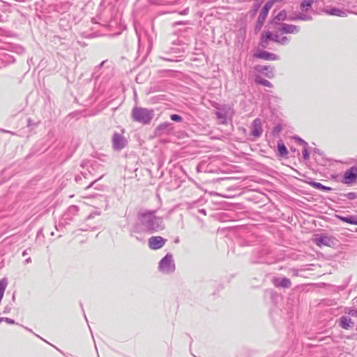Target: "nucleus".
<instances>
[{
    "instance_id": "f03ea898",
    "label": "nucleus",
    "mask_w": 357,
    "mask_h": 357,
    "mask_svg": "<svg viewBox=\"0 0 357 357\" xmlns=\"http://www.w3.org/2000/svg\"><path fill=\"white\" fill-rule=\"evenodd\" d=\"M154 115V111L152 109L137 106L134 107L131 112L132 121L143 125L150 124Z\"/></svg>"
},
{
    "instance_id": "aec40b11",
    "label": "nucleus",
    "mask_w": 357,
    "mask_h": 357,
    "mask_svg": "<svg viewBox=\"0 0 357 357\" xmlns=\"http://www.w3.org/2000/svg\"><path fill=\"white\" fill-rule=\"evenodd\" d=\"M339 326L343 329L348 330L354 326V322L349 316H342L338 320Z\"/></svg>"
},
{
    "instance_id": "a19ab883",
    "label": "nucleus",
    "mask_w": 357,
    "mask_h": 357,
    "mask_svg": "<svg viewBox=\"0 0 357 357\" xmlns=\"http://www.w3.org/2000/svg\"><path fill=\"white\" fill-rule=\"evenodd\" d=\"M289 42V38L287 36H282L280 39L279 44L282 45H287Z\"/></svg>"
},
{
    "instance_id": "5fc2aeb1",
    "label": "nucleus",
    "mask_w": 357,
    "mask_h": 357,
    "mask_svg": "<svg viewBox=\"0 0 357 357\" xmlns=\"http://www.w3.org/2000/svg\"><path fill=\"white\" fill-rule=\"evenodd\" d=\"M199 211V213H202V214H204V215H206V210H205V209H204V208L200 209Z\"/></svg>"
},
{
    "instance_id": "7c9ffc66",
    "label": "nucleus",
    "mask_w": 357,
    "mask_h": 357,
    "mask_svg": "<svg viewBox=\"0 0 357 357\" xmlns=\"http://www.w3.org/2000/svg\"><path fill=\"white\" fill-rule=\"evenodd\" d=\"M344 312L346 314H348L350 317H357V309H353V308L346 309Z\"/></svg>"
},
{
    "instance_id": "5701e85b",
    "label": "nucleus",
    "mask_w": 357,
    "mask_h": 357,
    "mask_svg": "<svg viewBox=\"0 0 357 357\" xmlns=\"http://www.w3.org/2000/svg\"><path fill=\"white\" fill-rule=\"evenodd\" d=\"M317 0H303L300 4V8L303 13H307L312 8V4Z\"/></svg>"
},
{
    "instance_id": "f257e3e1",
    "label": "nucleus",
    "mask_w": 357,
    "mask_h": 357,
    "mask_svg": "<svg viewBox=\"0 0 357 357\" xmlns=\"http://www.w3.org/2000/svg\"><path fill=\"white\" fill-rule=\"evenodd\" d=\"M165 229L162 217L155 215L154 211H140L137 213V221L129 229L130 236L139 242H144L147 235Z\"/></svg>"
},
{
    "instance_id": "dca6fc26",
    "label": "nucleus",
    "mask_w": 357,
    "mask_h": 357,
    "mask_svg": "<svg viewBox=\"0 0 357 357\" xmlns=\"http://www.w3.org/2000/svg\"><path fill=\"white\" fill-rule=\"evenodd\" d=\"M263 132L261 121L259 118L255 119L252 123L251 135L255 138L261 137Z\"/></svg>"
},
{
    "instance_id": "4be33fe9",
    "label": "nucleus",
    "mask_w": 357,
    "mask_h": 357,
    "mask_svg": "<svg viewBox=\"0 0 357 357\" xmlns=\"http://www.w3.org/2000/svg\"><path fill=\"white\" fill-rule=\"evenodd\" d=\"M274 4L275 3L273 2V1H267L264 6L262 7L261 10H260L259 15H263L265 17H267L269 10L272 8Z\"/></svg>"
},
{
    "instance_id": "39448f33",
    "label": "nucleus",
    "mask_w": 357,
    "mask_h": 357,
    "mask_svg": "<svg viewBox=\"0 0 357 357\" xmlns=\"http://www.w3.org/2000/svg\"><path fill=\"white\" fill-rule=\"evenodd\" d=\"M159 271L164 274H170L175 271V264L173 256L167 253L159 262Z\"/></svg>"
},
{
    "instance_id": "f3484780",
    "label": "nucleus",
    "mask_w": 357,
    "mask_h": 357,
    "mask_svg": "<svg viewBox=\"0 0 357 357\" xmlns=\"http://www.w3.org/2000/svg\"><path fill=\"white\" fill-rule=\"evenodd\" d=\"M273 284L278 288H289L291 286L290 279L286 277H277L273 279Z\"/></svg>"
},
{
    "instance_id": "de8ad7c7",
    "label": "nucleus",
    "mask_w": 357,
    "mask_h": 357,
    "mask_svg": "<svg viewBox=\"0 0 357 357\" xmlns=\"http://www.w3.org/2000/svg\"><path fill=\"white\" fill-rule=\"evenodd\" d=\"M188 13H189V7H186L183 10L178 12V13L182 15H186L188 14Z\"/></svg>"
},
{
    "instance_id": "052dcab7",
    "label": "nucleus",
    "mask_w": 357,
    "mask_h": 357,
    "mask_svg": "<svg viewBox=\"0 0 357 357\" xmlns=\"http://www.w3.org/2000/svg\"><path fill=\"white\" fill-rule=\"evenodd\" d=\"M4 321V317H0V323Z\"/></svg>"
},
{
    "instance_id": "c85d7f7f",
    "label": "nucleus",
    "mask_w": 357,
    "mask_h": 357,
    "mask_svg": "<svg viewBox=\"0 0 357 357\" xmlns=\"http://www.w3.org/2000/svg\"><path fill=\"white\" fill-rule=\"evenodd\" d=\"M293 139L295 140L296 142H297L300 145L303 146L304 147L308 146V144L298 135L294 136Z\"/></svg>"
},
{
    "instance_id": "c756f323",
    "label": "nucleus",
    "mask_w": 357,
    "mask_h": 357,
    "mask_svg": "<svg viewBox=\"0 0 357 357\" xmlns=\"http://www.w3.org/2000/svg\"><path fill=\"white\" fill-rule=\"evenodd\" d=\"M342 197H346L350 200H354L357 198V193L351 192L346 194L341 195Z\"/></svg>"
},
{
    "instance_id": "4468645a",
    "label": "nucleus",
    "mask_w": 357,
    "mask_h": 357,
    "mask_svg": "<svg viewBox=\"0 0 357 357\" xmlns=\"http://www.w3.org/2000/svg\"><path fill=\"white\" fill-rule=\"evenodd\" d=\"M254 68L257 72L263 74L269 79H272L275 76L274 68L271 66L257 65Z\"/></svg>"
},
{
    "instance_id": "6e6d98bb",
    "label": "nucleus",
    "mask_w": 357,
    "mask_h": 357,
    "mask_svg": "<svg viewBox=\"0 0 357 357\" xmlns=\"http://www.w3.org/2000/svg\"><path fill=\"white\" fill-rule=\"evenodd\" d=\"M31 261V257H29V258H27V259L24 261V263H25V264H29V263H30Z\"/></svg>"
},
{
    "instance_id": "2eb2a0df",
    "label": "nucleus",
    "mask_w": 357,
    "mask_h": 357,
    "mask_svg": "<svg viewBox=\"0 0 357 357\" xmlns=\"http://www.w3.org/2000/svg\"><path fill=\"white\" fill-rule=\"evenodd\" d=\"M165 242L166 239L161 236H151L149 239V247L151 250H158L164 246Z\"/></svg>"
},
{
    "instance_id": "bb28decb",
    "label": "nucleus",
    "mask_w": 357,
    "mask_h": 357,
    "mask_svg": "<svg viewBox=\"0 0 357 357\" xmlns=\"http://www.w3.org/2000/svg\"><path fill=\"white\" fill-rule=\"evenodd\" d=\"M268 253V250L263 249L259 252V259L255 261V263H266V259H264V257Z\"/></svg>"
},
{
    "instance_id": "f8f14e48",
    "label": "nucleus",
    "mask_w": 357,
    "mask_h": 357,
    "mask_svg": "<svg viewBox=\"0 0 357 357\" xmlns=\"http://www.w3.org/2000/svg\"><path fill=\"white\" fill-rule=\"evenodd\" d=\"M275 30L282 34H297L300 32L301 27L297 25L284 23Z\"/></svg>"
},
{
    "instance_id": "58836bf2",
    "label": "nucleus",
    "mask_w": 357,
    "mask_h": 357,
    "mask_svg": "<svg viewBox=\"0 0 357 357\" xmlns=\"http://www.w3.org/2000/svg\"><path fill=\"white\" fill-rule=\"evenodd\" d=\"M310 158V153L307 149V146H305L303 150V158L305 160H307Z\"/></svg>"
},
{
    "instance_id": "a878e982",
    "label": "nucleus",
    "mask_w": 357,
    "mask_h": 357,
    "mask_svg": "<svg viewBox=\"0 0 357 357\" xmlns=\"http://www.w3.org/2000/svg\"><path fill=\"white\" fill-rule=\"evenodd\" d=\"M255 82L257 84L262 85L269 88L273 87V84L267 79H264L261 76L257 75L255 77Z\"/></svg>"
},
{
    "instance_id": "4d7b16f0",
    "label": "nucleus",
    "mask_w": 357,
    "mask_h": 357,
    "mask_svg": "<svg viewBox=\"0 0 357 357\" xmlns=\"http://www.w3.org/2000/svg\"><path fill=\"white\" fill-rule=\"evenodd\" d=\"M28 255L27 250H24V251H23V252H22V256H24H24H26V255Z\"/></svg>"
},
{
    "instance_id": "a18cd8bd",
    "label": "nucleus",
    "mask_w": 357,
    "mask_h": 357,
    "mask_svg": "<svg viewBox=\"0 0 357 357\" xmlns=\"http://www.w3.org/2000/svg\"><path fill=\"white\" fill-rule=\"evenodd\" d=\"M280 39V38L279 37L278 33L273 34L272 41L279 44Z\"/></svg>"
},
{
    "instance_id": "37998d69",
    "label": "nucleus",
    "mask_w": 357,
    "mask_h": 357,
    "mask_svg": "<svg viewBox=\"0 0 357 357\" xmlns=\"http://www.w3.org/2000/svg\"><path fill=\"white\" fill-rule=\"evenodd\" d=\"M13 308V305L11 303L7 305L6 306H5L4 309H3V314H8L10 312L11 310Z\"/></svg>"
},
{
    "instance_id": "6ab92c4d",
    "label": "nucleus",
    "mask_w": 357,
    "mask_h": 357,
    "mask_svg": "<svg viewBox=\"0 0 357 357\" xmlns=\"http://www.w3.org/2000/svg\"><path fill=\"white\" fill-rule=\"evenodd\" d=\"M325 13L328 15L338 16L341 17H345L348 15L349 13V10L346 9H340L336 7H332L330 9H326Z\"/></svg>"
},
{
    "instance_id": "9b49d317",
    "label": "nucleus",
    "mask_w": 357,
    "mask_h": 357,
    "mask_svg": "<svg viewBox=\"0 0 357 357\" xmlns=\"http://www.w3.org/2000/svg\"><path fill=\"white\" fill-rule=\"evenodd\" d=\"M357 180V167L352 166L344 174L342 182L347 185L354 183Z\"/></svg>"
},
{
    "instance_id": "2f4dec72",
    "label": "nucleus",
    "mask_w": 357,
    "mask_h": 357,
    "mask_svg": "<svg viewBox=\"0 0 357 357\" xmlns=\"http://www.w3.org/2000/svg\"><path fill=\"white\" fill-rule=\"evenodd\" d=\"M261 36L268 41H272L273 33L270 31H266L261 34Z\"/></svg>"
},
{
    "instance_id": "473e14b6",
    "label": "nucleus",
    "mask_w": 357,
    "mask_h": 357,
    "mask_svg": "<svg viewBox=\"0 0 357 357\" xmlns=\"http://www.w3.org/2000/svg\"><path fill=\"white\" fill-rule=\"evenodd\" d=\"M13 51L18 54H22L25 52L24 48L21 45H15L13 47Z\"/></svg>"
},
{
    "instance_id": "423d86ee",
    "label": "nucleus",
    "mask_w": 357,
    "mask_h": 357,
    "mask_svg": "<svg viewBox=\"0 0 357 357\" xmlns=\"http://www.w3.org/2000/svg\"><path fill=\"white\" fill-rule=\"evenodd\" d=\"M336 239L327 234H317L314 235V243L321 248L323 246L333 247L335 245Z\"/></svg>"
},
{
    "instance_id": "bf43d9fd",
    "label": "nucleus",
    "mask_w": 357,
    "mask_h": 357,
    "mask_svg": "<svg viewBox=\"0 0 357 357\" xmlns=\"http://www.w3.org/2000/svg\"><path fill=\"white\" fill-rule=\"evenodd\" d=\"M24 328H25L26 330L29 331V332L33 333V331H32V330H31V329L28 328L27 327H24Z\"/></svg>"
},
{
    "instance_id": "ea45409f",
    "label": "nucleus",
    "mask_w": 357,
    "mask_h": 357,
    "mask_svg": "<svg viewBox=\"0 0 357 357\" xmlns=\"http://www.w3.org/2000/svg\"><path fill=\"white\" fill-rule=\"evenodd\" d=\"M298 13H292L288 15L287 21H297L298 20Z\"/></svg>"
},
{
    "instance_id": "79ce46f5",
    "label": "nucleus",
    "mask_w": 357,
    "mask_h": 357,
    "mask_svg": "<svg viewBox=\"0 0 357 357\" xmlns=\"http://www.w3.org/2000/svg\"><path fill=\"white\" fill-rule=\"evenodd\" d=\"M81 174L85 179H91L92 178H90V177H92V174H91V172L89 170H88L87 172H81Z\"/></svg>"
},
{
    "instance_id": "9d476101",
    "label": "nucleus",
    "mask_w": 357,
    "mask_h": 357,
    "mask_svg": "<svg viewBox=\"0 0 357 357\" xmlns=\"http://www.w3.org/2000/svg\"><path fill=\"white\" fill-rule=\"evenodd\" d=\"M100 212L96 211L91 213H90L87 218L85 219L84 223L80 227L81 231H89V230H94L97 228V222H93V220L96 217L100 215Z\"/></svg>"
},
{
    "instance_id": "6e6552de",
    "label": "nucleus",
    "mask_w": 357,
    "mask_h": 357,
    "mask_svg": "<svg viewBox=\"0 0 357 357\" xmlns=\"http://www.w3.org/2000/svg\"><path fill=\"white\" fill-rule=\"evenodd\" d=\"M185 52L183 47H179L178 45H174L169 49V50L166 52L167 54H169L168 56H160V58L165 61H180L177 58L182 57L183 54Z\"/></svg>"
},
{
    "instance_id": "0eeeda50",
    "label": "nucleus",
    "mask_w": 357,
    "mask_h": 357,
    "mask_svg": "<svg viewBox=\"0 0 357 357\" xmlns=\"http://www.w3.org/2000/svg\"><path fill=\"white\" fill-rule=\"evenodd\" d=\"M275 12L276 10H274L272 17L269 22L274 29H278L281 24H284L283 22L287 20L288 17L287 11L284 9L281 10L277 14H275Z\"/></svg>"
},
{
    "instance_id": "e433bc0d",
    "label": "nucleus",
    "mask_w": 357,
    "mask_h": 357,
    "mask_svg": "<svg viewBox=\"0 0 357 357\" xmlns=\"http://www.w3.org/2000/svg\"><path fill=\"white\" fill-rule=\"evenodd\" d=\"M260 6H261V4L259 2L255 3L253 4L252 10L250 11L252 13V15H254L257 13V12L259 9Z\"/></svg>"
},
{
    "instance_id": "a211bd4d",
    "label": "nucleus",
    "mask_w": 357,
    "mask_h": 357,
    "mask_svg": "<svg viewBox=\"0 0 357 357\" xmlns=\"http://www.w3.org/2000/svg\"><path fill=\"white\" fill-rule=\"evenodd\" d=\"M173 124L169 122H165L158 125L155 130L156 135L167 134L173 130Z\"/></svg>"
},
{
    "instance_id": "f704fd0d",
    "label": "nucleus",
    "mask_w": 357,
    "mask_h": 357,
    "mask_svg": "<svg viewBox=\"0 0 357 357\" xmlns=\"http://www.w3.org/2000/svg\"><path fill=\"white\" fill-rule=\"evenodd\" d=\"M268 41L261 36L260 41H259V47H261L263 49H265L268 47Z\"/></svg>"
},
{
    "instance_id": "e2e57ef3",
    "label": "nucleus",
    "mask_w": 357,
    "mask_h": 357,
    "mask_svg": "<svg viewBox=\"0 0 357 357\" xmlns=\"http://www.w3.org/2000/svg\"><path fill=\"white\" fill-rule=\"evenodd\" d=\"M84 318L87 321L86 316L84 314Z\"/></svg>"
},
{
    "instance_id": "09e8293b",
    "label": "nucleus",
    "mask_w": 357,
    "mask_h": 357,
    "mask_svg": "<svg viewBox=\"0 0 357 357\" xmlns=\"http://www.w3.org/2000/svg\"><path fill=\"white\" fill-rule=\"evenodd\" d=\"M266 19V17H265L264 16L259 15L257 22H261V23L264 24Z\"/></svg>"
},
{
    "instance_id": "603ef678",
    "label": "nucleus",
    "mask_w": 357,
    "mask_h": 357,
    "mask_svg": "<svg viewBox=\"0 0 357 357\" xmlns=\"http://www.w3.org/2000/svg\"><path fill=\"white\" fill-rule=\"evenodd\" d=\"M313 151L314 153H318L319 155H321V152L320 151L319 149L314 148Z\"/></svg>"
},
{
    "instance_id": "1a4fd4ad",
    "label": "nucleus",
    "mask_w": 357,
    "mask_h": 357,
    "mask_svg": "<svg viewBox=\"0 0 357 357\" xmlns=\"http://www.w3.org/2000/svg\"><path fill=\"white\" fill-rule=\"evenodd\" d=\"M112 148L115 151H121L128 144V140L121 133L114 132L112 135Z\"/></svg>"
},
{
    "instance_id": "ddd939ff",
    "label": "nucleus",
    "mask_w": 357,
    "mask_h": 357,
    "mask_svg": "<svg viewBox=\"0 0 357 357\" xmlns=\"http://www.w3.org/2000/svg\"><path fill=\"white\" fill-rule=\"evenodd\" d=\"M254 57L266 61H278L280 59L278 54L265 50H260L255 52Z\"/></svg>"
},
{
    "instance_id": "412c9836",
    "label": "nucleus",
    "mask_w": 357,
    "mask_h": 357,
    "mask_svg": "<svg viewBox=\"0 0 357 357\" xmlns=\"http://www.w3.org/2000/svg\"><path fill=\"white\" fill-rule=\"evenodd\" d=\"M336 216H337V219H339L340 220H341L343 222H346V223H348L350 225H357V215H348L344 216V215H337Z\"/></svg>"
},
{
    "instance_id": "393cba45",
    "label": "nucleus",
    "mask_w": 357,
    "mask_h": 357,
    "mask_svg": "<svg viewBox=\"0 0 357 357\" xmlns=\"http://www.w3.org/2000/svg\"><path fill=\"white\" fill-rule=\"evenodd\" d=\"M288 154V150L282 142V140H280L278 142V155L280 157H286Z\"/></svg>"
},
{
    "instance_id": "7ed1b4c3",
    "label": "nucleus",
    "mask_w": 357,
    "mask_h": 357,
    "mask_svg": "<svg viewBox=\"0 0 357 357\" xmlns=\"http://www.w3.org/2000/svg\"><path fill=\"white\" fill-rule=\"evenodd\" d=\"M215 115L220 123L222 125H227L229 119H230L234 114V111L229 105H218L215 107Z\"/></svg>"
},
{
    "instance_id": "680f3d73",
    "label": "nucleus",
    "mask_w": 357,
    "mask_h": 357,
    "mask_svg": "<svg viewBox=\"0 0 357 357\" xmlns=\"http://www.w3.org/2000/svg\"><path fill=\"white\" fill-rule=\"evenodd\" d=\"M15 296L13 295V301H15Z\"/></svg>"
},
{
    "instance_id": "c03bdc74",
    "label": "nucleus",
    "mask_w": 357,
    "mask_h": 357,
    "mask_svg": "<svg viewBox=\"0 0 357 357\" xmlns=\"http://www.w3.org/2000/svg\"><path fill=\"white\" fill-rule=\"evenodd\" d=\"M263 25H264L263 23L257 22L255 27V32L256 33L259 32L261 29Z\"/></svg>"
},
{
    "instance_id": "b1692460",
    "label": "nucleus",
    "mask_w": 357,
    "mask_h": 357,
    "mask_svg": "<svg viewBox=\"0 0 357 357\" xmlns=\"http://www.w3.org/2000/svg\"><path fill=\"white\" fill-rule=\"evenodd\" d=\"M310 186L322 191L325 192H329L332 190V188L331 187L325 186L322 185L321 183L316 182L314 181H310L307 182Z\"/></svg>"
},
{
    "instance_id": "3c124183",
    "label": "nucleus",
    "mask_w": 357,
    "mask_h": 357,
    "mask_svg": "<svg viewBox=\"0 0 357 357\" xmlns=\"http://www.w3.org/2000/svg\"><path fill=\"white\" fill-rule=\"evenodd\" d=\"M169 2L172 3H174V4H178V3H181V0H172V1H169Z\"/></svg>"
},
{
    "instance_id": "72a5a7b5",
    "label": "nucleus",
    "mask_w": 357,
    "mask_h": 357,
    "mask_svg": "<svg viewBox=\"0 0 357 357\" xmlns=\"http://www.w3.org/2000/svg\"><path fill=\"white\" fill-rule=\"evenodd\" d=\"M102 177V176H101L98 178H94L92 181L90 182V183L89 185H86V183H83L82 184L83 188H84L85 189H88L89 188L93 187L94 185V184L96 183V182L97 181H98L99 179H100Z\"/></svg>"
},
{
    "instance_id": "49530a36",
    "label": "nucleus",
    "mask_w": 357,
    "mask_h": 357,
    "mask_svg": "<svg viewBox=\"0 0 357 357\" xmlns=\"http://www.w3.org/2000/svg\"><path fill=\"white\" fill-rule=\"evenodd\" d=\"M3 321L6 322L8 324H15V321L14 319H12L10 318H8V317H4Z\"/></svg>"
},
{
    "instance_id": "20e7f679",
    "label": "nucleus",
    "mask_w": 357,
    "mask_h": 357,
    "mask_svg": "<svg viewBox=\"0 0 357 357\" xmlns=\"http://www.w3.org/2000/svg\"><path fill=\"white\" fill-rule=\"evenodd\" d=\"M79 211L78 206L75 205L70 206L67 211L63 213L61 219L60 220L58 225H55L56 229L59 231L61 228L68 225L72 221L75 215H77Z\"/></svg>"
},
{
    "instance_id": "13d9d810",
    "label": "nucleus",
    "mask_w": 357,
    "mask_h": 357,
    "mask_svg": "<svg viewBox=\"0 0 357 357\" xmlns=\"http://www.w3.org/2000/svg\"><path fill=\"white\" fill-rule=\"evenodd\" d=\"M136 33H137V36H138V42H139V43H140V41H141V39H140V36H139V33H138V31H137V29H136Z\"/></svg>"
},
{
    "instance_id": "c9c22d12",
    "label": "nucleus",
    "mask_w": 357,
    "mask_h": 357,
    "mask_svg": "<svg viewBox=\"0 0 357 357\" xmlns=\"http://www.w3.org/2000/svg\"><path fill=\"white\" fill-rule=\"evenodd\" d=\"M170 119L175 122H181L183 120V118L181 116L177 114H173L170 115Z\"/></svg>"
},
{
    "instance_id": "864d4df0",
    "label": "nucleus",
    "mask_w": 357,
    "mask_h": 357,
    "mask_svg": "<svg viewBox=\"0 0 357 357\" xmlns=\"http://www.w3.org/2000/svg\"><path fill=\"white\" fill-rule=\"evenodd\" d=\"M105 63V61H103L96 68H98V69L101 68L103 66Z\"/></svg>"
},
{
    "instance_id": "8fccbe9b",
    "label": "nucleus",
    "mask_w": 357,
    "mask_h": 357,
    "mask_svg": "<svg viewBox=\"0 0 357 357\" xmlns=\"http://www.w3.org/2000/svg\"><path fill=\"white\" fill-rule=\"evenodd\" d=\"M82 174L81 175H77L75 176V181L77 183H79L80 181H82Z\"/></svg>"
},
{
    "instance_id": "4c0bfd02",
    "label": "nucleus",
    "mask_w": 357,
    "mask_h": 357,
    "mask_svg": "<svg viewBox=\"0 0 357 357\" xmlns=\"http://www.w3.org/2000/svg\"><path fill=\"white\" fill-rule=\"evenodd\" d=\"M282 130V126L279 124L275 126L273 128V130H272V132L274 135H278Z\"/></svg>"
},
{
    "instance_id": "cd10ccee",
    "label": "nucleus",
    "mask_w": 357,
    "mask_h": 357,
    "mask_svg": "<svg viewBox=\"0 0 357 357\" xmlns=\"http://www.w3.org/2000/svg\"><path fill=\"white\" fill-rule=\"evenodd\" d=\"M298 20L301 21H311L312 20V17L310 15L306 14V13H298Z\"/></svg>"
}]
</instances>
